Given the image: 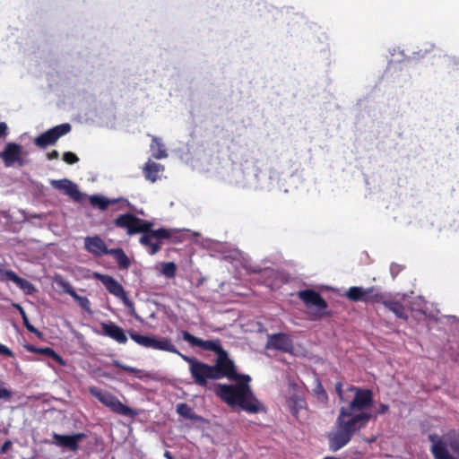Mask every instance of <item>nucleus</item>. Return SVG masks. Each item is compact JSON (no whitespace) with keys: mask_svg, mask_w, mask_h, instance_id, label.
<instances>
[{"mask_svg":"<svg viewBox=\"0 0 459 459\" xmlns=\"http://www.w3.org/2000/svg\"><path fill=\"white\" fill-rule=\"evenodd\" d=\"M314 392L317 401L324 406H326L328 403V394L320 383L314 389Z\"/></svg>","mask_w":459,"mask_h":459,"instance_id":"2f4dec72","label":"nucleus"},{"mask_svg":"<svg viewBox=\"0 0 459 459\" xmlns=\"http://www.w3.org/2000/svg\"><path fill=\"white\" fill-rule=\"evenodd\" d=\"M349 392L354 394L347 406H342L335 421V429L327 434L329 450L336 452L344 447L354 434L364 429L373 415L366 411L374 403L373 392L368 388L349 385Z\"/></svg>","mask_w":459,"mask_h":459,"instance_id":"f257e3e1","label":"nucleus"},{"mask_svg":"<svg viewBox=\"0 0 459 459\" xmlns=\"http://www.w3.org/2000/svg\"><path fill=\"white\" fill-rule=\"evenodd\" d=\"M8 134V126L5 122H0V139Z\"/></svg>","mask_w":459,"mask_h":459,"instance_id":"79ce46f5","label":"nucleus"},{"mask_svg":"<svg viewBox=\"0 0 459 459\" xmlns=\"http://www.w3.org/2000/svg\"><path fill=\"white\" fill-rule=\"evenodd\" d=\"M55 281L56 284L63 289L64 292L70 295L82 309L89 314L92 313L91 302L87 297L78 295L70 282L63 277H56Z\"/></svg>","mask_w":459,"mask_h":459,"instance_id":"ddd939ff","label":"nucleus"},{"mask_svg":"<svg viewBox=\"0 0 459 459\" xmlns=\"http://www.w3.org/2000/svg\"><path fill=\"white\" fill-rule=\"evenodd\" d=\"M298 297L307 307H315L316 308V311L313 313V319L329 316L330 313L326 311L328 304L317 291L311 289L301 290L298 292Z\"/></svg>","mask_w":459,"mask_h":459,"instance_id":"0eeeda50","label":"nucleus"},{"mask_svg":"<svg viewBox=\"0 0 459 459\" xmlns=\"http://www.w3.org/2000/svg\"><path fill=\"white\" fill-rule=\"evenodd\" d=\"M59 158V152L56 150H53L49 153H48V160H57Z\"/></svg>","mask_w":459,"mask_h":459,"instance_id":"a18cd8bd","label":"nucleus"},{"mask_svg":"<svg viewBox=\"0 0 459 459\" xmlns=\"http://www.w3.org/2000/svg\"><path fill=\"white\" fill-rule=\"evenodd\" d=\"M129 335L131 339L137 344L143 346L145 348H152L153 337L142 335L135 332H130Z\"/></svg>","mask_w":459,"mask_h":459,"instance_id":"c756f323","label":"nucleus"},{"mask_svg":"<svg viewBox=\"0 0 459 459\" xmlns=\"http://www.w3.org/2000/svg\"><path fill=\"white\" fill-rule=\"evenodd\" d=\"M88 391L94 398L114 413L129 418H134L137 415L134 410L122 403L116 395L107 390L96 386H90Z\"/></svg>","mask_w":459,"mask_h":459,"instance_id":"39448f33","label":"nucleus"},{"mask_svg":"<svg viewBox=\"0 0 459 459\" xmlns=\"http://www.w3.org/2000/svg\"><path fill=\"white\" fill-rule=\"evenodd\" d=\"M181 358L188 363L189 372L195 385L205 387L209 380H218L212 365L186 355H181Z\"/></svg>","mask_w":459,"mask_h":459,"instance_id":"423d86ee","label":"nucleus"},{"mask_svg":"<svg viewBox=\"0 0 459 459\" xmlns=\"http://www.w3.org/2000/svg\"><path fill=\"white\" fill-rule=\"evenodd\" d=\"M108 255H112L116 262L117 263L119 268L121 269H127L129 268L131 262L125 253V251L120 248H111Z\"/></svg>","mask_w":459,"mask_h":459,"instance_id":"393cba45","label":"nucleus"},{"mask_svg":"<svg viewBox=\"0 0 459 459\" xmlns=\"http://www.w3.org/2000/svg\"><path fill=\"white\" fill-rule=\"evenodd\" d=\"M431 442L430 452L434 459H459V433L449 430L442 437L437 434L429 436Z\"/></svg>","mask_w":459,"mask_h":459,"instance_id":"20e7f679","label":"nucleus"},{"mask_svg":"<svg viewBox=\"0 0 459 459\" xmlns=\"http://www.w3.org/2000/svg\"><path fill=\"white\" fill-rule=\"evenodd\" d=\"M51 186L57 190L63 191L76 203H82L86 196L85 194H82L79 190V187L76 184L66 178L52 180Z\"/></svg>","mask_w":459,"mask_h":459,"instance_id":"f8f14e48","label":"nucleus"},{"mask_svg":"<svg viewBox=\"0 0 459 459\" xmlns=\"http://www.w3.org/2000/svg\"><path fill=\"white\" fill-rule=\"evenodd\" d=\"M84 245L85 248L95 255H108L110 250L98 236L85 238Z\"/></svg>","mask_w":459,"mask_h":459,"instance_id":"a211bd4d","label":"nucleus"},{"mask_svg":"<svg viewBox=\"0 0 459 459\" xmlns=\"http://www.w3.org/2000/svg\"><path fill=\"white\" fill-rule=\"evenodd\" d=\"M342 383L338 381L335 383L334 389L341 402H344Z\"/></svg>","mask_w":459,"mask_h":459,"instance_id":"4c0bfd02","label":"nucleus"},{"mask_svg":"<svg viewBox=\"0 0 459 459\" xmlns=\"http://www.w3.org/2000/svg\"><path fill=\"white\" fill-rule=\"evenodd\" d=\"M164 456L167 458V459H174L172 454L169 452V451H165L164 453Z\"/></svg>","mask_w":459,"mask_h":459,"instance_id":"de8ad7c7","label":"nucleus"},{"mask_svg":"<svg viewBox=\"0 0 459 459\" xmlns=\"http://www.w3.org/2000/svg\"><path fill=\"white\" fill-rule=\"evenodd\" d=\"M384 306L392 311L398 318L403 319L404 321L408 320V310L401 301L388 296Z\"/></svg>","mask_w":459,"mask_h":459,"instance_id":"aec40b11","label":"nucleus"},{"mask_svg":"<svg viewBox=\"0 0 459 459\" xmlns=\"http://www.w3.org/2000/svg\"><path fill=\"white\" fill-rule=\"evenodd\" d=\"M287 405L290 413L295 417L296 420H299V412L302 410L307 409L306 400L298 394L290 396L287 399Z\"/></svg>","mask_w":459,"mask_h":459,"instance_id":"412c9836","label":"nucleus"},{"mask_svg":"<svg viewBox=\"0 0 459 459\" xmlns=\"http://www.w3.org/2000/svg\"><path fill=\"white\" fill-rule=\"evenodd\" d=\"M388 295L380 292L376 287L367 288L365 303L383 304L385 305Z\"/></svg>","mask_w":459,"mask_h":459,"instance_id":"b1692460","label":"nucleus"},{"mask_svg":"<svg viewBox=\"0 0 459 459\" xmlns=\"http://www.w3.org/2000/svg\"><path fill=\"white\" fill-rule=\"evenodd\" d=\"M392 275L394 277L401 271V267L398 264H392L390 268Z\"/></svg>","mask_w":459,"mask_h":459,"instance_id":"c03bdc74","label":"nucleus"},{"mask_svg":"<svg viewBox=\"0 0 459 459\" xmlns=\"http://www.w3.org/2000/svg\"><path fill=\"white\" fill-rule=\"evenodd\" d=\"M163 170V166L149 160L143 168V174L147 180L155 182L160 178V173Z\"/></svg>","mask_w":459,"mask_h":459,"instance_id":"4be33fe9","label":"nucleus"},{"mask_svg":"<svg viewBox=\"0 0 459 459\" xmlns=\"http://www.w3.org/2000/svg\"><path fill=\"white\" fill-rule=\"evenodd\" d=\"M13 397V392L4 386V383L0 381V400L9 401Z\"/></svg>","mask_w":459,"mask_h":459,"instance_id":"f704fd0d","label":"nucleus"},{"mask_svg":"<svg viewBox=\"0 0 459 459\" xmlns=\"http://www.w3.org/2000/svg\"><path fill=\"white\" fill-rule=\"evenodd\" d=\"M71 129V125L68 123L56 126L37 136L34 139V144L45 149L48 145L55 144L60 137L68 134Z\"/></svg>","mask_w":459,"mask_h":459,"instance_id":"1a4fd4ad","label":"nucleus"},{"mask_svg":"<svg viewBox=\"0 0 459 459\" xmlns=\"http://www.w3.org/2000/svg\"><path fill=\"white\" fill-rule=\"evenodd\" d=\"M177 412L187 419L192 420H200L201 417L196 415L194 410L186 403H180L177 405Z\"/></svg>","mask_w":459,"mask_h":459,"instance_id":"c85d7f7f","label":"nucleus"},{"mask_svg":"<svg viewBox=\"0 0 459 459\" xmlns=\"http://www.w3.org/2000/svg\"><path fill=\"white\" fill-rule=\"evenodd\" d=\"M237 385L217 384L214 386L215 394L230 406H239L249 413H257L262 411V405L254 396L248 383L251 377L248 375L240 376L235 379Z\"/></svg>","mask_w":459,"mask_h":459,"instance_id":"7ed1b4c3","label":"nucleus"},{"mask_svg":"<svg viewBox=\"0 0 459 459\" xmlns=\"http://www.w3.org/2000/svg\"><path fill=\"white\" fill-rule=\"evenodd\" d=\"M89 201L93 207H97L101 211L107 210L109 204L117 203V200L115 199H108L100 195H91L89 197Z\"/></svg>","mask_w":459,"mask_h":459,"instance_id":"cd10ccee","label":"nucleus"},{"mask_svg":"<svg viewBox=\"0 0 459 459\" xmlns=\"http://www.w3.org/2000/svg\"><path fill=\"white\" fill-rule=\"evenodd\" d=\"M388 411H389V405L381 403L379 405L377 411H376L375 417H377V415L385 414V413L388 412Z\"/></svg>","mask_w":459,"mask_h":459,"instance_id":"a19ab883","label":"nucleus"},{"mask_svg":"<svg viewBox=\"0 0 459 459\" xmlns=\"http://www.w3.org/2000/svg\"><path fill=\"white\" fill-rule=\"evenodd\" d=\"M0 281H11L23 290H30L33 287L28 280L18 276L12 270L6 269L3 264H0Z\"/></svg>","mask_w":459,"mask_h":459,"instance_id":"f3484780","label":"nucleus"},{"mask_svg":"<svg viewBox=\"0 0 459 459\" xmlns=\"http://www.w3.org/2000/svg\"><path fill=\"white\" fill-rule=\"evenodd\" d=\"M27 350L32 353H36V354H41V355H45L47 357H49L51 358L53 360H55L56 362H57L58 364L60 365H65V361L63 359V358L57 354L52 348L50 347H42V348H39V347H36V346H33V345H30V346H28L27 347Z\"/></svg>","mask_w":459,"mask_h":459,"instance_id":"5701e85b","label":"nucleus"},{"mask_svg":"<svg viewBox=\"0 0 459 459\" xmlns=\"http://www.w3.org/2000/svg\"><path fill=\"white\" fill-rule=\"evenodd\" d=\"M114 225L126 230L128 235L143 233L140 243L150 247V255L157 254L161 248L163 238L171 237V232L166 229L152 230V222L140 219L132 213L119 215L114 220Z\"/></svg>","mask_w":459,"mask_h":459,"instance_id":"f03ea898","label":"nucleus"},{"mask_svg":"<svg viewBox=\"0 0 459 459\" xmlns=\"http://www.w3.org/2000/svg\"><path fill=\"white\" fill-rule=\"evenodd\" d=\"M183 339L188 342L193 346L200 347L204 351H213L217 354V356L219 355V353L224 351L219 340L204 341L192 335L186 331L183 332Z\"/></svg>","mask_w":459,"mask_h":459,"instance_id":"4468645a","label":"nucleus"},{"mask_svg":"<svg viewBox=\"0 0 459 459\" xmlns=\"http://www.w3.org/2000/svg\"><path fill=\"white\" fill-rule=\"evenodd\" d=\"M112 365L117 367V368H121L122 370L124 371H126L130 374H133L138 377H140V374L142 373V371L136 368H133V367H130V366H127V365H125V364H122L120 361L118 360H113L112 361Z\"/></svg>","mask_w":459,"mask_h":459,"instance_id":"72a5a7b5","label":"nucleus"},{"mask_svg":"<svg viewBox=\"0 0 459 459\" xmlns=\"http://www.w3.org/2000/svg\"><path fill=\"white\" fill-rule=\"evenodd\" d=\"M367 289L353 286L347 290L345 297L352 302H365Z\"/></svg>","mask_w":459,"mask_h":459,"instance_id":"bb28decb","label":"nucleus"},{"mask_svg":"<svg viewBox=\"0 0 459 459\" xmlns=\"http://www.w3.org/2000/svg\"><path fill=\"white\" fill-rule=\"evenodd\" d=\"M267 346L275 350L289 351L292 348V343L285 333H274L269 336Z\"/></svg>","mask_w":459,"mask_h":459,"instance_id":"6ab92c4d","label":"nucleus"},{"mask_svg":"<svg viewBox=\"0 0 459 459\" xmlns=\"http://www.w3.org/2000/svg\"><path fill=\"white\" fill-rule=\"evenodd\" d=\"M215 369L217 379L226 377L228 379H238L241 376L237 373L235 363L229 358L228 352L224 350L217 356L215 364L212 365Z\"/></svg>","mask_w":459,"mask_h":459,"instance_id":"6e6552de","label":"nucleus"},{"mask_svg":"<svg viewBox=\"0 0 459 459\" xmlns=\"http://www.w3.org/2000/svg\"><path fill=\"white\" fill-rule=\"evenodd\" d=\"M23 148L16 143H7L0 152V159L4 161L5 167H11L14 164L22 167L25 164V160L22 157Z\"/></svg>","mask_w":459,"mask_h":459,"instance_id":"9b49d317","label":"nucleus"},{"mask_svg":"<svg viewBox=\"0 0 459 459\" xmlns=\"http://www.w3.org/2000/svg\"><path fill=\"white\" fill-rule=\"evenodd\" d=\"M94 278L99 280L107 289V290L120 299L126 307H133V302L127 297L123 286L112 276L96 273Z\"/></svg>","mask_w":459,"mask_h":459,"instance_id":"9d476101","label":"nucleus"},{"mask_svg":"<svg viewBox=\"0 0 459 459\" xmlns=\"http://www.w3.org/2000/svg\"><path fill=\"white\" fill-rule=\"evenodd\" d=\"M0 354L4 355L6 357L12 358L13 357V352L6 346L0 343Z\"/></svg>","mask_w":459,"mask_h":459,"instance_id":"ea45409f","label":"nucleus"},{"mask_svg":"<svg viewBox=\"0 0 459 459\" xmlns=\"http://www.w3.org/2000/svg\"><path fill=\"white\" fill-rule=\"evenodd\" d=\"M177 273V265L173 262L164 263L162 264V274L167 278H174Z\"/></svg>","mask_w":459,"mask_h":459,"instance_id":"473e14b6","label":"nucleus"},{"mask_svg":"<svg viewBox=\"0 0 459 459\" xmlns=\"http://www.w3.org/2000/svg\"><path fill=\"white\" fill-rule=\"evenodd\" d=\"M100 327L102 335L108 336L121 344H125L127 342L124 330L115 323H101Z\"/></svg>","mask_w":459,"mask_h":459,"instance_id":"dca6fc26","label":"nucleus"},{"mask_svg":"<svg viewBox=\"0 0 459 459\" xmlns=\"http://www.w3.org/2000/svg\"><path fill=\"white\" fill-rule=\"evenodd\" d=\"M151 149L153 152V157L154 158H156V159H162V158L167 157V152L163 149L162 143L155 136L152 137V144H151Z\"/></svg>","mask_w":459,"mask_h":459,"instance_id":"7c9ffc66","label":"nucleus"},{"mask_svg":"<svg viewBox=\"0 0 459 459\" xmlns=\"http://www.w3.org/2000/svg\"><path fill=\"white\" fill-rule=\"evenodd\" d=\"M168 230V229H166ZM171 232V237L167 239L169 240L173 244L180 243L182 241L181 238L178 236V232L173 230H169Z\"/></svg>","mask_w":459,"mask_h":459,"instance_id":"58836bf2","label":"nucleus"},{"mask_svg":"<svg viewBox=\"0 0 459 459\" xmlns=\"http://www.w3.org/2000/svg\"><path fill=\"white\" fill-rule=\"evenodd\" d=\"M17 307H18V308H19V310H20V313H21V315H22V320H23V321H24V320H27V319H28V316H27V315H26L25 311L23 310V308H22L21 306H19V305H17Z\"/></svg>","mask_w":459,"mask_h":459,"instance_id":"49530a36","label":"nucleus"},{"mask_svg":"<svg viewBox=\"0 0 459 459\" xmlns=\"http://www.w3.org/2000/svg\"><path fill=\"white\" fill-rule=\"evenodd\" d=\"M152 349L165 351L172 353L178 354L181 357V353L177 350L175 345H173L170 340L167 338H162L158 340L153 337Z\"/></svg>","mask_w":459,"mask_h":459,"instance_id":"a878e982","label":"nucleus"},{"mask_svg":"<svg viewBox=\"0 0 459 459\" xmlns=\"http://www.w3.org/2000/svg\"><path fill=\"white\" fill-rule=\"evenodd\" d=\"M86 437L84 433H76L74 435H60L53 433V444L69 448L71 451H76L79 448V442Z\"/></svg>","mask_w":459,"mask_h":459,"instance_id":"2eb2a0df","label":"nucleus"},{"mask_svg":"<svg viewBox=\"0 0 459 459\" xmlns=\"http://www.w3.org/2000/svg\"><path fill=\"white\" fill-rule=\"evenodd\" d=\"M13 446V443L11 440H6L0 447V453L4 454L6 453Z\"/></svg>","mask_w":459,"mask_h":459,"instance_id":"37998d69","label":"nucleus"},{"mask_svg":"<svg viewBox=\"0 0 459 459\" xmlns=\"http://www.w3.org/2000/svg\"><path fill=\"white\" fill-rule=\"evenodd\" d=\"M23 325L26 327V329L35 333L37 336L40 337L42 335L41 332H39L38 329H36L29 322V319L23 321Z\"/></svg>","mask_w":459,"mask_h":459,"instance_id":"e433bc0d","label":"nucleus"},{"mask_svg":"<svg viewBox=\"0 0 459 459\" xmlns=\"http://www.w3.org/2000/svg\"><path fill=\"white\" fill-rule=\"evenodd\" d=\"M63 160L67 164H74L79 161V158L76 154L71 152H65L63 154Z\"/></svg>","mask_w":459,"mask_h":459,"instance_id":"c9c22d12","label":"nucleus"}]
</instances>
